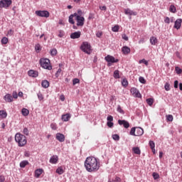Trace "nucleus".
<instances>
[{"mask_svg": "<svg viewBox=\"0 0 182 182\" xmlns=\"http://www.w3.org/2000/svg\"><path fill=\"white\" fill-rule=\"evenodd\" d=\"M85 167L87 171L92 173V171H97L100 167V164L97 161V159L93 156H89L85 161Z\"/></svg>", "mask_w": 182, "mask_h": 182, "instance_id": "f257e3e1", "label": "nucleus"}, {"mask_svg": "<svg viewBox=\"0 0 182 182\" xmlns=\"http://www.w3.org/2000/svg\"><path fill=\"white\" fill-rule=\"evenodd\" d=\"M15 141L16 143H18V147H23V146H26V143H28L26 136H25L23 134H21V133L16 134Z\"/></svg>", "mask_w": 182, "mask_h": 182, "instance_id": "f03ea898", "label": "nucleus"}, {"mask_svg": "<svg viewBox=\"0 0 182 182\" xmlns=\"http://www.w3.org/2000/svg\"><path fill=\"white\" fill-rule=\"evenodd\" d=\"M80 49L82 52L87 53V55H90L92 53V46L87 41H85L82 43Z\"/></svg>", "mask_w": 182, "mask_h": 182, "instance_id": "7ed1b4c3", "label": "nucleus"}, {"mask_svg": "<svg viewBox=\"0 0 182 182\" xmlns=\"http://www.w3.org/2000/svg\"><path fill=\"white\" fill-rule=\"evenodd\" d=\"M40 64L41 68L43 69H47L48 70H52V67L50 65V60L48 58H41L40 60Z\"/></svg>", "mask_w": 182, "mask_h": 182, "instance_id": "20e7f679", "label": "nucleus"}, {"mask_svg": "<svg viewBox=\"0 0 182 182\" xmlns=\"http://www.w3.org/2000/svg\"><path fill=\"white\" fill-rule=\"evenodd\" d=\"M106 62H107V66H111L112 63H117L119 62V59L114 58V57L108 55L105 58Z\"/></svg>", "mask_w": 182, "mask_h": 182, "instance_id": "39448f33", "label": "nucleus"}, {"mask_svg": "<svg viewBox=\"0 0 182 182\" xmlns=\"http://www.w3.org/2000/svg\"><path fill=\"white\" fill-rule=\"evenodd\" d=\"M12 5V0H1L0 1V8H4L8 9L9 6Z\"/></svg>", "mask_w": 182, "mask_h": 182, "instance_id": "423d86ee", "label": "nucleus"}, {"mask_svg": "<svg viewBox=\"0 0 182 182\" xmlns=\"http://www.w3.org/2000/svg\"><path fill=\"white\" fill-rule=\"evenodd\" d=\"M35 14L37 15V16H41V18H49L50 16L49 11L46 10L36 11Z\"/></svg>", "mask_w": 182, "mask_h": 182, "instance_id": "0eeeda50", "label": "nucleus"}, {"mask_svg": "<svg viewBox=\"0 0 182 182\" xmlns=\"http://www.w3.org/2000/svg\"><path fill=\"white\" fill-rule=\"evenodd\" d=\"M76 21H77V26H83V25H85V17L79 16L77 14Z\"/></svg>", "mask_w": 182, "mask_h": 182, "instance_id": "6e6552de", "label": "nucleus"}, {"mask_svg": "<svg viewBox=\"0 0 182 182\" xmlns=\"http://www.w3.org/2000/svg\"><path fill=\"white\" fill-rule=\"evenodd\" d=\"M131 93L134 97H141V94H140V92L136 88H131Z\"/></svg>", "mask_w": 182, "mask_h": 182, "instance_id": "1a4fd4ad", "label": "nucleus"}, {"mask_svg": "<svg viewBox=\"0 0 182 182\" xmlns=\"http://www.w3.org/2000/svg\"><path fill=\"white\" fill-rule=\"evenodd\" d=\"M107 126H108L110 129L114 126V123H113V116L109 115L107 117Z\"/></svg>", "mask_w": 182, "mask_h": 182, "instance_id": "9d476101", "label": "nucleus"}, {"mask_svg": "<svg viewBox=\"0 0 182 182\" xmlns=\"http://www.w3.org/2000/svg\"><path fill=\"white\" fill-rule=\"evenodd\" d=\"M118 124H119V126H124L125 129H129V127H130V124L126 120L119 119Z\"/></svg>", "mask_w": 182, "mask_h": 182, "instance_id": "9b49d317", "label": "nucleus"}, {"mask_svg": "<svg viewBox=\"0 0 182 182\" xmlns=\"http://www.w3.org/2000/svg\"><path fill=\"white\" fill-rule=\"evenodd\" d=\"M55 139L60 141V143H63V141H65V135L61 133H57L55 135Z\"/></svg>", "mask_w": 182, "mask_h": 182, "instance_id": "f8f14e48", "label": "nucleus"}, {"mask_svg": "<svg viewBox=\"0 0 182 182\" xmlns=\"http://www.w3.org/2000/svg\"><path fill=\"white\" fill-rule=\"evenodd\" d=\"M80 35H82L80 31H75L70 34V38L71 39H79V38H80Z\"/></svg>", "mask_w": 182, "mask_h": 182, "instance_id": "ddd939ff", "label": "nucleus"}, {"mask_svg": "<svg viewBox=\"0 0 182 182\" xmlns=\"http://www.w3.org/2000/svg\"><path fill=\"white\" fill-rule=\"evenodd\" d=\"M28 75L31 77H38V76H39V73H38L36 70H30L28 72Z\"/></svg>", "mask_w": 182, "mask_h": 182, "instance_id": "4468645a", "label": "nucleus"}, {"mask_svg": "<svg viewBox=\"0 0 182 182\" xmlns=\"http://www.w3.org/2000/svg\"><path fill=\"white\" fill-rule=\"evenodd\" d=\"M181 22H182L181 18L176 19V21H175L173 28L177 30L180 29V28H181Z\"/></svg>", "mask_w": 182, "mask_h": 182, "instance_id": "2eb2a0df", "label": "nucleus"}, {"mask_svg": "<svg viewBox=\"0 0 182 182\" xmlns=\"http://www.w3.org/2000/svg\"><path fill=\"white\" fill-rule=\"evenodd\" d=\"M70 117H72V114L67 113L62 115L61 120L63 122H69V120H70Z\"/></svg>", "mask_w": 182, "mask_h": 182, "instance_id": "dca6fc26", "label": "nucleus"}, {"mask_svg": "<svg viewBox=\"0 0 182 182\" xmlns=\"http://www.w3.org/2000/svg\"><path fill=\"white\" fill-rule=\"evenodd\" d=\"M4 99L5 102H7L8 103H11L14 102V97L11 94H6L4 97Z\"/></svg>", "mask_w": 182, "mask_h": 182, "instance_id": "f3484780", "label": "nucleus"}, {"mask_svg": "<svg viewBox=\"0 0 182 182\" xmlns=\"http://www.w3.org/2000/svg\"><path fill=\"white\" fill-rule=\"evenodd\" d=\"M124 14H125V15H129L130 16H132V15L134 16H136V15H137V13L132 11L130 9H125Z\"/></svg>", "mask_w": 182, "mask_h": 182, "instance_id": "a211bd4d", "label": "nucleus"}, {"mask_svg": "<svg viewBox=\"0 0 182 182\" xmlns=\"http://www.w3.org/2000/svg\"><path fill=\"white\" fill-rule=\"evenodd\" d=\"M144 134V130L141 127H136V134L135 136H143Z\"/></svg>", "mask_w": 182, "mask_h": 182, "instance_id": "6ab92c4d", "label": "nucleus"}, {"mask_svg": "<svg viewBox=\"0 0 182 182\" xmlns=\"http://www.w3.org/2000/svg\"><path fill=\"white\" fill-rule=\"evenodd\" d=\"M75 16V18H77V13H74L73 14H71L70 16H69V18H68V21L70 23H71L72 25H75V21L73 20V17Z\"/></svg>", "mask_w": 182, "mask_h": 182, "instance_id": "aec40b11", "label": "nucleus"}, {"mask_svg": "<svg viewBox=\"0 0 182 182\" xmlns=\"http://www.w3.org/2000/svg\"><path fill=\"white\" fill-rule=\"evenodd\" d=\"M122 52L124 53V55H129L130 53V48L125 46L122 48Z\"/></svg>", "mask_w": 182, "mask_h": 182, "instance_id": "412c9836", "label": "nucleus"}, {"mask_svg": "<svg viewBox=\"0 0 182 182\" xmlns=\"http://www.w3.org/2000/svg\"><path fill=\"white\" fill-rule=\"evenodd\" d=\"M42 173H43V169H42V168L36 169L35 171V177L36 178H39V177H41V174H42Z\"/></svg>", "mask_w": 182, "mask_h": 182, "instance_id": "4be33fe9", "label": "nucleus"}, {"mask_svg": "<svg viewBox=\"0 0 182 182\" xmlns=\"http://www.w3.org/2000/svg\"><path fill=\"white\" fill-rule=\"evenodd\" d=\"M58 160H59L58 156H53L50 159V163H51V164H56V163H58Z\"/></svg>", "mask_w": 182, "mask_h": 182, "instance_id": "5701e85b", "label": "nucleus"}, {"mask_svg": "<svg viewBox=\"0 0 182 182\" xmlns=\"http://www.w3.org/2000/svg\"><path fill=\"white\" fill-rule=\"evenodd\" d=\"M8 117V113L5 110H0V118L1 119H6Z\"/></svg>", "mask_w": 182, "mask_h": 182, "instance_id": "b1692460", "label": "nucleus"}, {"mask_svg": "<svg viewBox=\"0 0 182 182\" xmlns=\"http://www.w3.org/2000/svg\"><path fill=\"white\" fill-rule=\"evenodd\" d=\"M41 86L44 89H48V87H49V81L46 80H43L41 82Z\"/></svg>", "mask_w": 182, "mask_h": 182, "instance_id": "393cba45", "label": "nucleus"}, {"mask_svg": "<svg viewBox=\"0 0 182 182\" xmlns=\"http://www.w3.org/2000/svg\"><path fill=\"white\" fill-rule=\"evenodd\" d=\"M149 41H150L151 45H153V46L156 45L157 43V42H158L157 38H156L154 36H151L150 38Z\"/></svg>", "mask_w": 182, "mask_h": 182, "instance_id": "a878e982", "label": "nucleus"}, {"mask_svg": "<svg viewBox=\"0 0 182 182\" xmlns=\"http://www.w3.org/2000/svg\"><path fill=\"white\" fill-rule=\"evenodd\" d=\"M113 76L114 79H120V71L119 70H114Z\"/></svg>", "mask_w": 182, "mask_h": 182, "instance_id": "bb28decb", "label": "nucleus"}, {"mask_svg": "<svg viewBox=\"0 0 182 182\" xmlns=\"http://www.w3.org/2000/svg\"><path fill=\"white\" fill-rule=\"evenodd\" d=\"M28 164H29V162L28 161H22L20 163V167L21 168H25V167H26V166H28Z\"/></svg>", "mask_w": 182, "mask_h": 182, "instance_id": "cd10ccee", "label": "nucleus"}, {"mask_svg": "<svg viewBox=\"0 0 182 182\" xmlns=\"http://www.w3.org/2000/svg\"><path fill=\"white\" fill-rule=\"evenodd\" d=\"M21 114H23V116H28L29 114V109L26 108H23L21 109Z\"/></svg>", "mask_w": 182, "mask_h": 182, "instance_id": "c85d7f7f", "label": "nucleus"}, {"mask_svg": "<svg viewBox=\"0 0 182 182\" xmlns=\"http://www.w3.org/2000/svg\"><path fill=\"white\" fill-rule=\"evenodd\" d=\"M169 11L172 14H176V12H177V9L176 8V6L174 5L171 4L170 6Z\"/></svg>", "mask_w": 182, "mask_h": 182, "instance_id": "c756f323", "label": "nucleus"}, {"mask_svg": "<svg viewBox=\"0 0 182 182\" xmlns=\"http://www.w3.org/2000/svg\"><path fill=\"white\" fill-rule=\"evenodd\" d=\"M56 173H57V174H60V175L63 174V173H65V171H63V168H62V166L58 167L56 169Z\"/></svg>", "mask_w": 182, "mask_h": 182, "instance_id": "7c9ffc66", "label": "nucleus"}, {"mask_svg": "<svg viewBox=\"0 0 182 182\" xmlns=\"http://www.w3.org/2000/svg\"><path fill=\"white\" fill-rule=\"evenodd\" d=\"M132 151H134V153L135 154H140V153H141V151H140V149H139V147L132 148Z\"/></svg>", "mask_w": 182, "mask_h": 182, "instance_id": "2f4dec72", "label": "nucleus"}, {"mask_svg": "<svg viewBox=\"0 0 182 182\" xmlns=\"http://www.w3.org/2000/svg\"><path fill=\"white\" fill-rule=\"evenodd\" d=\"M112 137L115 141H119L120 140V136L117 134H112Z\"/></svg>", "mask_w": 182, "mask_h": 182, "instance_id": "473e14b6", "label": "nucleus"}, {"mask_svg": "<svg viewBox=\"0 0 182 182\" xmlns=\"http://www.w3.org/2000/svg\"><path fill=\"white\" fill-rule=\"evenodd\" d=\"M149 144L150 149L151 150H154V149L156 148V144L153 141H149Z\"/></svg>", "mask_w": 182, "mask_h": 182, "instance_id": "72a5a7b5", "label": "nucleus"}, {"mask_svg": "<svg viewBox=\"0 0 182 182\" xmlns=\"http://www.w3.org/2000/svg\"><path fill=\"white\" fill-rule=\"evenodd\" d=\"M146 103L149 106H153V103H154V100L153 98H149L146 100Z\"/></svg>", "mask_w": 182, "mask_h": 182, "instance_id": "f704fd0d", "label": "nucleus"}, {"mask_svg": "<svg viewBox=\"0 0 182 182\" xmlns=\"http://www.w3.org/2000/svg\"><path fill=\"white\" fill-rule=\"evenodd\" d=\"M50 53L51 56H56V55L58 54V50H56L55 48H53L50 50Z\"/></svg>", "mask_w": 182, "mask_h": 182, "instance_id": "c9c22d12", "label": "nucleus"}, {"mask_svg": "<svg viewBox=\"0 0 182 182\" xmlns=\"http://www.w3.org/2000/svg\"><path fill=\"white\" fill-rule=\"evenodd\" d=\"M117 111L121 114H124V111L123 110V109H122V107L120 105L117 106Z\"/></svg>", "mask_w": 182, "mask_h": 182, "instance_id": "e433bc0d", "label": "nucleus"}, {"mask_svg": "<svg viewBox=\"0 0 182 182\" xmlns=\"http://www.w3.org/2000/svg\"><path fill=\"white\" fill-rule=\"evenodd\" d=\"M37 97L38 100H40V102H42V100H43V95H42L41 92H39L37 93Z\"/></svg>", "mask_w": 182, "mask_h": 182, "instance_id": "4c0bfd02", "label": "nucleus"}, {"mask_svg": "<svg viewBox=\"0 0 182 182\" xmlns=\"http://www.w3.org/2000/svg\"><path fill=\"white\" fill-rule=\"evenodd\" d=\"M122 86L126 87L129 85V81H127V79H123L122 81Z\"/></svg>", "mask_w": 182, "mask_h": 182, "instance_id": "58836bf2", "label": "nucleus"}, {"mask_svg": "<svg viewBox=\"0 0 182 182\" xmlns=\"http://www.w3.org/2000/svg\"><path fill=\"white\" fill-rule=\"evenodd\" d=\"M136 127H132V128L131 129V131H130V132H129V134H130L131 136H136Z\"/></svg>", "mask_w": 182, "mask_h": 182, "instance_id": "ea45409f", "label": "nucleus"}, {"mask_svg": "<svg viewBox=\"0 0 182 182\" xmlns=\"http://www.w3.org/2000/svg\"><path fill=\"white\" fill-rule=\"evenodd\" d=\"M58 36L59 38H63V36H65V31H63V30H59Z\"/></svg>", "mask_w": 182, "mask_h": 182, "instance_id": "a19ab883", "label": "nucleus"}, {"mask_svg": "<svg viewBox=\"0 0 182 182\" xmlns=\"http://www.w3.org/2000/svg\"><path fill=\"white\" fill-rule=\"evenodd\" d=\"M152 176L154 177V180H157L159 178H160V175H159L158 173L154 172L152 173Z\"/></svg>", "mask_w": 182, "mask_h": 182, "instance_id": "79ce46f5", "label": "nucleus"}, {"mask_svg": "<svg viewBox=\"0 0 182 182\" xmlns=\"http://www.w3.org/2000/svg\"><path fill=\"white\" fill-rule=\"evenodd\" d=\"M119 29H120V28L119 27L118 25H116L112 28V32H119Z\"/></svg>", "mask_w": 182, "mask_h": 182, "instance_id": "37998d69", "label": "nucleus"}, {"mask_svg": "<svg viewBox=\"0 0 182 182\" xmlns=\"http://www.w3.org/2000/svg\"><path fill=\"white\" fill-rule=\"evenodd\" d=\"M175 70L177 75H181V73H182L181 68H180L179 67H176Z\"/></svg>", "mask_w": 182, "mask_h": 182, "instance_id": "c03bdc74", "label": "nucleus"}, {"mask_svg": "<svg viewBox=\"0 0 182 182\" xmlns=\"http://www.w3.org/2000/svg\"><path fill=\"white\" fill-rule=\"evenodd\" d=\"M1 43H2L3 45H6V43H8V38L4 37V38L1 39Z\"/></svg>", "mask_w": 182, "mask_h": 182, "instance_id": "a18cd8bd", "label": "nucleus"}, {"mask_svg": "<svg viewBox=\"0 0 182 182\" xmlns=\"http://www.w3.org/2000/svg\"><path fill=\"white\" fill-rule=\"evenodd\" d=\"M173 119V115H171V114L166 115L167 122H172Z\"/></svg>", "mask_w": 182, "mask_h": 182, "instance_id": "49530a36", "label": "nucleus"}, {"mask_svg": "<svg viewBox=\"0 0 182 182\" xmlns=\"http://www.w3.org/2000/svg\"><path fill=\"white\" fill-rule=\"evenodd\" d=\"M23 134H25L26 136H29V129H28V128H24L23 129Z\"/></svg>", "mask_w": 182, "mask_h": 182, "instance_id": "de8ad7c7", "label": "nucleus"}, {"mask_svg": "<svg viewBox=\"0 0 182 182\" xmlns=\"http://www.w3.org/2000/svg\"><path fill=\"white\" fill-rule=\"evenodd\" d=\"M139 80L140 83H142L143 85H145L146 83V80L143 77H139Z\"/></svg>", "mask_w": 182, "mask_h": 182, "instance_id": "09e8293b", "label": "nucleus"}, {"mask_svg": "<svg viewBox=\"0 0 182 182\" xmlns=\"http://www.w3.org/2000/svg\"><path fill=\"white\" fill-rule=\"evenodd\" d=\"M164 89L166 90V92H168V90H170V84L166 82L164 85Z\"/></svg>", "mask_w": 182, "mask_h": 182, "instance_id": "8fccbe9b", "label": "nucleus"}, {"mask_svg": "<svg viewBox=\"0 0 182 182\" xmlns=\"http://www.w3.org/2000/svg\"><path fill=\"white\" fill-rule=\"evenodd\" d=\"M80 82V80L78 78H74L73 80V85H77V83H79Z\"/></svg>", "mask_w": 182, "mask_h": 182, "instance_id": "3c124183", "label": "nucleus"}, {"mask_svg": "<svg viewBox=\"0 0 182 182\" xmlns=\"http://www.w3.org/2000/svg\"><path fill=\"white\" fill-rule=\"evenodd\" d=\"M11 96L14 99H18V92H16V91H14Z\"/></svg>", "mask_w": 182, "mask_h": 182, "instance_id": "603ef678", "label": "nucleus"}, {"mask_svg": "<svg viewBox=\"0 0 182 182\" xmlns=\"http://www.w3.org/2000/svg\"><path fill=\"white\" fill-rule=\"evenodd\" d=\"M139 63H144V65H146V66H147L149 65V62L147 60H146L145 59H142V60H139Z\"/></svg>", "mask_w": 182, "mask_h": 182, "instance_id": "864d4df0", "label": "nucleus"}, {"mask_svg": "<svg viewBox=\"0 0 182 182\" xmlns=\"http://www.w3.org/2000/svg\"><path fill=\"white\" fill-rule=\"evenodd\" d=\"M61 73H62V69L59 68L55 73L56 77H59V75H60Z\"/></svg>", "mask_w": 182, "mask_h": 182, "instance_id": "5fc2aeb1", "label": "nucleus"}, {"mask_svg": "<svg viewBox=\"0 0 182 182\" xmlns=\"http://www.w3.org/2000/svg\"><path fill=\"white\" fill-rule=\"evenodd\" d=\"M50 127H51V129H52L53 130H56V129H58V127H56V124H53V123H52V124H50Z\"/></svg>", "mask_w": 182, "mask_h": 182, "instance_id": "6e6d98bb", "label": "nucleus"}, {"mask_svg": "<svg viewBox=\"0 0 182 182\" xmlns=\"http://www.w3.org/2000/svg\"><path fill=\"white\" fill-rule=\"evenodd\" d=\"M24 156H25V157H31V154L29 153V151H26L24 152Z\"/></svg>", "mask_w": 182, "mask_h": 182, "instance_id": "4d7b16f0", "label": "nucleus"}, {"mask_svg": "<svg viewBox=\"0 0 182 182\" xmlns=\"http://www.w3.org/2000/svg\"><path fill=\"white\" fill-rule=\"evenodd\" d=\"M174 87H175V89L178 88V80L174 81Z\"/></svg>", "mask_w": 182, "mask_h": 182, "instance_id": "13d9d810", "label": "nucleus"}, {"mask_svg": "<svg viewBox=\"0 0 182 182\" xmlns=\"http://www.w3.org/2000/svg\"><path fill=\"white\" fill-rule=\"evenodd\" d=\"M5 181V176L4 175L0 176V182H4Z\"/></svg>", "mask_w": 182, "mask_h": 182, "instance_id": "bf43d9fd", "label": "nucleus"}, {"mask_svg": "<svg viewBox=\"0 0 182 182\" xmlns=\"http://www.w3.org/2000/svg\"><path fill=\"white\" fill-rule=\"evenodd\" d=\"M36 50H41V44H37L35 46Z\"/></svg>", "mask_w": 182, "mask_h": 182, "instance_id": "052dcab7", "label": "nucleus"}, {"mask_svg": "<svg viewBox=\"0 0 182 182\" xmlns=\"http://www.w3.org/2000/svg\"><path fill=\"white\" fill-rule=\"evenodd\" d=\"M122 39H124V41H129V37H127L126 34H123Z\"/></svg>", "mask_w": 182, "mask_h": 182, "instance_id": "680f3d73", "label": "nucleus"}, {"mask_svg": "<svg viewBox=\"0 0 182 182\" xmlns=\"http://www.w3.org/2000/svg\"><path fill=\"white\" fill-rule=\"evenodd\" d=\"M165 23H170V18L166 17L164 19Z\"/></svg>", "mask_w": 182, "mask_h": 182, "instance_id": "e2e57ef3", "label": "nucleus"}, {"mask_svg": "<svg viewBox=\"0 0 182 182\" xmlns=\"http://www.w3.org/2000/svg\"><path fill=\"white\" fill-rule=\"evenodd\" d=\"M102 32H98L96 33L97 38H100V36H102Z\"/></svg>", "mask_w": 182, "mask_h": 182, "instance_id": "0e129e2a", "label": "nucleus"}, {"mask_svg": "<svg viewBox=\"0 0 182 182\" xmlns=\"http://www.w3.org/2000/svg\"><path fill=\"white\" fill-rule=\"evenodd\" d=\"M13 33H14V31L12 30H9L8 31V35H9V36H12Z\"/></svg>", "mask_w": 182, "mask_h": 182, "instance_id": "69168bd1", "label": "nucleus"}, {"mask_svg": "<svg viewBox=\"0 0 182 182\" xmlns=\"http://www.w3.org/2000/svg\"><path fill=\"white\" fill-rule=\"evenodd\" d=\"M100 9H101V11H106L107 9L106 6H100Z\"/></svg>", "mask_w": 182, "mask_h": 182, "instance_id": "338daca9", "label": "nucleus"}, {"mask_svg": "<svg viewBox=\"0 0 182 182\" xmlns=\"http://www.w3.org/2000/svg\"><path fill=\"white\" fill-rule=\"evenodd\" d=\"M114 182H120V178L116 177L115 180L114 181Z\"/></svg>", "mask_w": 182, "mask_h": 182, "instance_id": "774afa93", "label": "nucleus"}]
</instances>
